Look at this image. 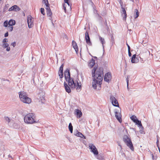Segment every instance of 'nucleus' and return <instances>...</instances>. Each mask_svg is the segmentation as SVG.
Segmentation results:
<instances>
[{
	"mask_svg": "<svg viewBox=\"0 0 160 160\" xmlns=\"http://www.w3.org/2000/svg\"><path fill=\"white\" fill-rule=\"evenodd\" d=\"M92 76L94 77L92 86L94 89H99L103 77V69L102 68H97L94 67L92 71Z\"/></svg>",
	"mask_w": 160,
	"mask_h": 160,
	"instance_id": "obj_1",
	"label": "nucleus"
},
{
	"mask_svg": "<svg viewBox=\"0 0 160 160\" xmlns=\"http://www.w3.org/2000/svg\"><path fill=\"white\" fill-rule=\"evenodd\" d=\"M64 75L66 80L68 82V84L71 88L74 89L76 88L78 92H80L81 90L82 87L81 82L77 81L76 83L70 78V72L68 69H67L65 70Z\"/></svg>",
	"mask_w": 160,
	"mask_h": 160,
	"instance_id": "obj_2",
	"label": "nucleus"
},
{
	"mask_svg": "<svg viewBox=\"0 0 160 160\" xmlns=\"http://www.w3.org/2000/svg\"><path fill=\"white\" fill-rule=\"evenodd\" d=\"M24 122L27 124H33L38 122L35 114L32 113H30L26 115L24 118Z\"/></svg>",
	"mask_w": 160,
	"mask_h": 160,
	"instance_id": "obj_3",
	"label": "nucleus"
},
{
	"mask_svg": "<svg viewBox=\"0 0 160 160\" xmlns=\"http://www.w3.org/2000/svg\"><path fill=\"white\" fill-rule=\"evenodd\" d=\"M19 93L20 100L23 102L29 104L31 102V99L28 96L26 92L21 91Z\"/></svg>",
	"mask_w": 160,
	"mask_h": 160,
	"instance_id": "obj_4",
	"label": "nucleus"
},
{
	"mask_svg": "<svg viewBox=\"0 0 160 160\" xmlns=\"http://www.w3.org/2000/svg\"><path fill=\"white\" fill-rule=\"evenodd\" d=\"M123 141L126 143L127 146L128 147L132 150L133 151L134 148L133 145L130 139L127 136L125 135L124 136Z\"/></svg>",
	"mask_w": 160,
	"mask_h": 160,
	"instance_id": "obj_5",
	"label": "nucleus"
},
{
	"mask_svg": "<svg viewBox=\"0 0 160 160\" xmlns=\"http://www.w3.org/2000/svg\"><path fill=\"white\" fill-rule=\"evenodd\" d=\"M121 110L120 108L117 109L115 110V117L117 119V120H118L120 122H122V119L121 118L122 115L121 114Z\"/></svg>",
	"mask_w": 160,
	"mask_h": 160,
	"instance_id": "obj_6",
	"label": "nucleus"
},
{
	"mask_svg": "<svg viewBox=\"0 0 160 160\" xmlns=\"http://www.w3.org/2000/svg\"><path fill=\"white\" fill-rule=\"evenodd\" d=\"M90 149L91 151L92 152L94 155H97L98 154V150L95 146L92 143H90L89 145Z\"/></svg>",
	"mask_w": 160,
	"mask_h": 160,
	"instance_id": "obj_7",
	"label": "nucleus"
},
{
	"mask_svg": "<svg viewBox=\"0 0 160 160\" xmlns=\"http://www.w3.org/2000/svg\"><path fill=\"white\" fill-rule=\"evenodd\" d=\"M27 22L29 28H32L33 26V20L32 17L29 15L27 17Z\"/></svg>",
	"mask_w": 160,
	"mask_h": 160,
	"instance_id": "obj_8",
	"label": "nucleus"
},
{
	"mask_svg": "<svg viewBox=\"0 0 160 160\" xmlns=\"http://www.w3.org/2000/svg\"><path fill=\"white\" fill-rule=\"evenodd\" d=\"M110 99L112 102V104L114 106L119 107V104L116 98L113 96H111L110 98Z\"/></svg>",
	"mask_w": 160,
	"mask_h": 160,
	"instance_id": "obj_9",
	"label": "nucleus"
},
{
	"mask_svg": "<svg viewBox=\"0 0 160 160\" xmlns=\"http://www.w3.org/2000/svg\"><path fill=\"white\" fill-rule=\"evenodd\" d=\"M122 9L121 11V15L123 18V20L126 21L127 18V13L125 8L123 7V5H120Z\"/></svg>",
	"mask_w": 160,
	"mask_h": 160,
	"instance_id": "obj_10",
	"label": "nucleus"
},
{
	"mask_svg": "<svg viewBox=\"0 0 160 160\" xmlns=\"http://www.w3.org/2000/svg\"><path fill=\"white\" fill-rule=\"evenodd\" d=\"M65 3L63 5V8L65 12H66L67 8L71 9V7L68 2V0H64Z\"/></svg>",
	"mask_w": 160,
	"mask_h": 160,
	"instance_id": "obj_11",
	"label": "nucleus"
},
{
	"mask_svg": "<svg viewBox=\"0 0 160 160\" xmlns=\"http://www.w3.org/2000/svg\"><path fill=\"white\" fill-rule=\"evenodd\" d=\"M111 74L109 72H108L105 74L104 79L105 81L109 82L111 80Z\"/></svg>",
	"mask_w": 160,
	"mask_h": 160,
	"instance_id": "obj_12",
	"label": "nucleus"
},
{
	"mask_svg": "<svg viewBox=\"0 0 160 160\" xmlns=\"http://www.w3.org/2000/svg\"><path fill=\"white\" fill-rule=\"evenodd\" d=\"M85 38L86 43L88 45H91L92 43L90 40V37L88 31H86L85 33Z\"/></svg>",
	"mask_w": 160,
	"mask_h": 160,
	"instance_id": "obj_13",
	"label": "nucleus"
},
{
	"mask_svg": "<svg viewBox=\"0 0 160 160\" xmlns=\"http://www.w3.org/2000/svg\"><path fill=\"white\" fill-rule=\"evenodd\" d=\"M139 61V60L138 57H136L135 54L133 55L132 58L131 62L132 63H137Z\"/></svg>",
	"mask_w": 160,
	"mask_h": 160,
	"instance_id": "obj_14",
	"label": "nucleus"
},
{
	"mask_svg": "<svg viewBox=\"0 0 160 160\" xmlns=\"http://www.w3.org/2000/svg\"><path fill=\"white\" fill-rule=\"evenodd\" d=\"M20 10V9L18 6L17 5H15L9 8L8 11H14L17 12L19 11Z\"/></svg>",
	"mask_w": 160,
	"mask_h": 160,
	"instance_id": "obj_15",
	"label": "nucleus"
},
{
	"mask_svg": "<svg viewBox=\"0 0 160 160\" xmlns=\"http://www.w3.org/2000/svg\"><path fill=\"white\" fill-rule=\"evenodd\" d=\"M2 47L4 48H6V50L7 52H9L10 50V48L9 47V44L8 43H3L2 45Z\"/></svg>",
	"mask_w": 160,
	"mask_h": 160,
	"instance_id": "obj_16",
	"label": "nucleus"
},
{
	"mask_svg": "<svg viewBox=\"0 0 160 160\" xmlns=\"http://www.w3.org/2000/svg\"><path fill=\"white\" fill-rule=\"evenodd\" d=\"M74 111L75 114L77 115L78 118H80L82 116V113L81 111L78 109H75Z\"/></svg>",
	"mask_w": 160,
	"mask_h": 160,
	"instance_id": "obj_17",
	"label": "nucleus"
},
{
	"mask_svg": "<svg viewBox=\"0 0 160 160\" xmlns=\"http://www.w3.org/2000/svg\"><path fill=\"white\" fill-rule=\"evenodd\" d=\"M72 45L73 48L75 50L76 53H78V48L77 43L74 40L72 41Z\"/></svg>",
	"mask_w": 160,
	"mask_h": 160,
	"instance_id": "obj_18",
	"label": "nucleus"
},
{
	"mask_svg": "<svg viewBox=\"0 0 160 160\" xmlns=\"http://www.w3.org/2000/svg\"><path fill=\"white\" fill-rule=\"evenodd\" d=\"M64 86L66 92L68 93L70 92H71V90L70 88V86H68L67 84L65 83V82L64 83Z\"/></svg>",
	"mask_w": 160,
	"mask_h": 160,
	"instance_id": "obj_19",
	"label": "nucleus"
},
{
	"mask_svg": "<svg viewBox=\"0 0 160 160\" xmlns=\"http://www.w3.org/2000/svg\"><path fill=\"white\" fill-rule=\"evenodd\" d=\"M46 9L47 10V16L50 17H51L52 15V13L50 9V7H48V8H46Z\"/></svg>",
	"mask_w": 160,
	"mask_h": 160,
	"instance_id": "obj_20",
	"label": "nucleus"
},
{
	"mask_svg": "<svg viewBox=\"0 0 160 160\" xmlns=\"http://www.w3.org/2000/svg\"><path fill=\"white\" fill-rule=\"evenodd\" d=\"M95 64V61L93 59H92L88 63V66L90 68H92Z\"/></svg>",
	"mask_w": 160,
	"mask_h": 160,
	"instance_id": "obj_21",
	"label": "nucleus"
},
{
	"mask_svg": "<svg viewBox=\"0 0 160 160\" xmlns=\"http://www.w3.org/2000/svg\"><path fill=\"white\" fill-rule=\"evenodd\" d=\"M99 39V40L101 42L102 44V46L103 48H104V44L105 43V42L104 38H102L101 36L98 35Z\"/></svg>",
	"mask_w": 160,
	"mask_h": 160,
	"instance_id": "obj_22",
	"label": "nucleus"
},
{
	"mask_svg": "<svg viewBox=\"0 0 160 160\" xmlns=\"http://www.w3.org/2000/svg\"><path fill=\"white\" fill-rule=\"evenodd\" d=\"M96 156L97 159L99 160H104V156L102 154H98Z\"/></svg>",
	"mask_w": 160,
	"mask_h": 160,
	"instance_id": "obj_23",
	"label": "nucleus"
},
{
	"mask_svg": "<svg viewBox=\"0 0 160 160\" xmlns=\"http://www.w3.org/2000/svg\"><path fill=\"white\" fill-rule=\"evenodd\" d=\"M38 96L39 97V99L41 100H42L44 98V93L42 92H41L38 94Z\"/></svg>",
	"mask_w": 160,
	"mask_h": 160,
	"instance_id": "obj_24",
	"label": "nucleus"
},
{
	"mask_svg": "<svg viewBox=\"0 0 160 160\" xmlns=\"http://www.w3.org/2000/svg\"><path fill=\"white\" fill-rule=\"evenodd\" d=\"M135 123H136V124L138 125H139V126L140 127V128L142 129L143 127L142 125L141 122L140 121L138 120V119L136 121Z\"/></svg>",
	"mask_w": 160,
	"mask_h": 160,
	"instance_id": "obj_25",
	"label": "nucleus"
},
{
	"mask_svg": "<svg viewBox=\"0 0 160 160\" xmlns=\"http://www.w3.org/2000/svg\"><path fill=\"white\" fill-rule=\"evenodd\" d=\"M42 3L45 4V6H46V8H48V7H50V5L49 4L48 1V0H42Z\"/></svg>",
	"mask_w": 160,
	"mask_h": 160,
	"instance_id": "obj_26",
	"label": "nucleus"
},
{
	"mask_svg": "<svg viewBox=\"0 0 160 160\" xmlns=\"http://www.w3.org/2000/svg\"><path fill=\"white\" fill-rule=\"evenodd\" d=\"M15 24V21L14 20H10L8 22V25L10 26H13Z\"/></svg>",
	"mask_w": 160,
	"mask_h": 160,
	"instance_id": "obj_27",
	"label": "nucleus"
},
{
	"mask_svg": "<svg viewBox=\"0 0 160 160\" xmlns=\"http://www.w3.org/2000/svg\"><path fill=\"white\" fill-rule=\"evenodd\" d=\"M76 135L78 137H80L81 138L83 137L85 139L86 137L84 136L80 132H78L76 134Z\"/></svg>",
	"mask_w": 160,
	"mask_h": 160,
	"instance_id": "obj_28",
	"label": "nucleus"
},
{
	"mask_svg": "<svg viewBox=\"0 0 160 160\" xmlns=\"http://www.w3.org/2000/svg\"><path fill=\"white\" fill-rule=\"evenodd\" d=\"M135 12V18H137L139 15V13L137 9H135L134 10Z\"/></svg>",
	"mask_w": 160,
	"mask_h": 160,
	"instance_id": "obj_29",
	"label": "nucleus"
},
{
	"mask_svg": "<svg viewBox=\"0 0 160 160\" xmlns=\"http://www.w3.org/2000/svg\"><path fill=\"white\" fill-rule=\"evenodd\" d=\"M130 118L132 120V121L134 122H136V121L137 120H138V119L137 118V117L134 115H132V116H131L130 117Z\"/></svg>",
	"mask_w": 160,
	"mask_h": 160,
	"instance_id": "obj_30",
	"label": "nucleus"
},
{
	"mask_svg": "<svg viewBox=\"0 0 160 160\" xmlns=\"http://www.w3.org/2000/svg\"><path fill=\"white\" fill-rule=\"evenodd\" d=\"M68 128L69 130L70 131L71 133H72L73 131V127L72 126V124L71 123H69L68 126Z\"/></svg>",
	"mask_w": 160,
	"mask_h": 160,
	"instance_id": "obj_31",
	"label": "nucleus"
},
{
	"mask_svg": "<svg viewBox=\"0 0 160 160\" xmlns=\"http://www.w3.org/2000/svg\"><path fill=\"white\" fill-rule=\"evenodd\" d=\"M13 127L15 129H18L20 128V125L16 123H14L13 124Z\"/></svg>",
	"mask_w": 160,
	"mask_h": 160,
	"instance_id": "obj_32",
	"label": "nucleus"
},
{
	"mask_svg": "<svg viewBox=\"0 0 160 160\" xmlns=\"http://www.w3.org/2000/svg\"><path fill=\"white\" fill-rule=\"evenodd\" d=\"M4 119L5 121L7 122L8 123H9L10 122L11 119L10 118L8 117H4Z\"/></svg>",
	"mask_w": 160,
	"mask_h": 160,
	"instance_id": "obj_33",
	"label": "nucleus"
},
{
	"mask_svg": "<svg viewBox=\"0 0 160 160\" xmlns=\"http://www.w3.org/2000/svg\"><path fill=\"white\" fill-rule=\"evenodd\" d=\"M13 27L12 26H10L9 25L8 28H7V29L10 31H12L13 30Z\"/></svg>",
	"mask_w": 160,
	"mask_h": 160,
	"instance_id": "obj_34",
	"label": "nucleus"
},
{
	"mask_svg": "<svg viewBox=\"0 0 160 160\" xmlns=\"http://www.w3.org/2000/svg\"><path fill=\"white\" fill-rule=\"evenodd\" d=\"M58 75L60 78H62L63 77V72L58 71Z\"/></svg>",
	"mask_w": 160,
	"mask_h": 160,
	"instance_id": "obj_35",
	"label": "nucleus"
},
{
	"mask_svg": "<svg viewBox=\"0 0 160 160\" xmlns=\"http://www.w3.org/2000/svg\"><path fill=\"white\" fill-rule=\"evenodd\" d=\"M4 26L5 27H7L8 24V22L7 21H5L4 22Z\"/></svg>",
	"mask_w": 160,
	"mask_h": 160,
	"instance_id": "obj_36",
	"label": "nucleus"
},
{
	"mask_svg": "<svg viewBox=\"0 0 160 160\" xmlns=\"http://www.w3.org/2000/svg\"><path fill=\"white\" fill-rule=\"evenodd\" d=\"M129 76H128L127 78H126V80H127V87L128 89H129L128 88V84H129Z\"/></svg>",
	"mask_w": 160,
	"mask_h": 160,
	"instance_id": "obj_37",
	"label": "nucleus"
},
{
	"mask_svg": "<svg viewBox=\"0 0 160 160\" xmlns=\"http://www.w3.org/2000/svg\"><path fill=\"white\" fill-rule=\"evenodd\" d=\"M63 65L62 64L60 67L59 72H63Z\"/></svg>",
	"mask_w": 160,
	"mask_h": 160,
	"instance_id": "obj_38",
	"label": "nucleus"
},
{
	"mask_svg": "<svg viewBox=\"0 0 160 160\" xmlns=\"http://www.w3.org/2000/svg\"><path fill=\"white\" fill-rule=\"evenodd\" d=\"M8 42V39L7 38H4L2 41V43H7Z\"/></svg>",
	"mask_w": 160,
	"mask_h": 160,
	"instance_id": "obj_39",
	"label": "nucleus"
},
{
	"mask_svg": "<svg viewBox=\"0 0 160 160\" xmlns=\"http://www.w3.org/2000/svg\"><path fill=\"white\" fill-rule=\"evenodd\" d=\"M41 13L43 15H44L45 14V13L44 12V9L43 8H41Z\"/></svg>",
	"mask_w": 160,
	"mask_h": 160,
	"instance_id": "obj_40",
	"label": "nucleus"
},
{
	"mask_svg": "<svg viewBox=\"0 0 160 160\" xmlns=\"http://www.w3.org/2000/svg\"><path fill=\"white\" fill-rule=\"evenodd\" d=\"M158 143H159V140H158V138L157 139V146H158V149L159 150V152H160V148H159V147L158 146Z\"/></svg>",
	"mask_w": 160,
	"mask_h": 160,
	"instance_id": "obj_41",
	"label": "nucleus"
},
{
	"mask_svg": "<svg viewBox=\"0 0 160 160\" xmlns=\"http://www.w3.org/2000/svg\"><path fill=\"white\" fill-rule=\"evenodd\" d=\"M111 41L112 43L114 42V39L113 36H112L111 37Z\"/></svg>",
	"mask_w": 160,
	"mask_h": 160,
	"instance_id": "obj_42",
	"label": "nucleus"
},
{
	"mask_svg": "<svg viewBox=\"0 0 160 160\" xmlns=\"http://www.w3.org/2000/svg\"><path fill=\"white\" fill-rule=\"evenodd\" d=\"M118 1L119 2L120 5H123V3L121 0H118Z\"/></svg>",
	"mask_w": 160,
	"mask_h": 160,
	"instance_id": "obj_43",
	"label": "nucleus"
},
{
	"mask_svg": "<svg viewBox=\"0 0 160 160\" xmlns=\"http://www.w3.org/2000/svg\"><path fill=\"white\" fill-rule=\"evenodd\" d=\"M11 45H12L13 47H15L16 46V42H14L11 43Z\"/></svg>",
	"mask_w": 160,
	"mask_h": 160,
	"instance_id": "obj_44",
	"label": "nucleus"
},
{
	"mask_svg": "<svg viewBox=\"0 0 160 160\" xmlns=\"http://www.w3.org/2000/svg\"><path fill=\"white\" fill-rule=\"evenodd\" d=\"M128 55L129 57H131L132 55V54L130 52V50H128Z\"/></svg>",
	"mask_w": 160,
	"mask_h": 160,
	"instance_id": "obj_45",
	"label": "nucleus"
},
{
	"mask_svg": "<svg viewBox=\"0 0 160 160\" xmlns=\"http://www.w3.org/2000/svg\"><path fill=\"white\" fill-rule=\"evenodd\" d=\"M8 32H7L5 34V35H4V36L5 37H7L8 36Z\"/></svg>",
	"mask_w": 160,
	"mask_h": 160,
	"instance_id": "obj_46",
	"label": "nucleus"
},
{
	"mask_svg": "<svg viewBox=\"0 0 160 160\" xmlns=\"http://www.w3.org/2000/svg\"><path fill=\"white\" fill-rule=\"evenodd\" d=\"M127 45L128 47V50H130V48L128 44V43H127Z\"/></svg>",
	"mask_w": 160,
	"mask_h": 160,
	"instance_id": "obj_47",
	"label": "nucleus"
},
{
	"mask_svg": "<svg viewBox=\"0 0 160 160\" xmlns=\"http://www.w3.org/2000/svg\"><path fill=\"white\" fill-rule=\"evenodd\" d=\"M140 133H143V128H142V129H141V128H140Z\"/></svg>",
	"mask_w": 160,
	"mask_h": 160,
	"instance_id": "obj_48",
	"label": "nucleus"
},
{
	"mask_svg": "<svg viewBox=\"0 0 160 160\" xmlns=\"http://www.w3.org/2000/svg\"><path fill=\"white\" fill-rule=\"evenodd\" d=\"M9 7V4H6L5 5V9H7L8 8V7Z\"/></svg>",
	"mask_w": 160,
	"mask_h": 160,
	"instance_id": "obj_49",
	"label": "nucleus"
},
{
	"mask_svg": "<svg viewBox=\"0 0 160 160\" xmlns=\"http://www.w3.org/2000/svg\"><path fill=\"white\" fill-rule=\"evenodd\" d=\"M152 159L153 160H155V158H154V157L153 154H152Z\"/></svg>",
	"mask_w": 160,
	"mask_h": 160,
	"instance_id": "obj_50",
	"label": "nucleus"
},
{
	"mask_svg": "<svg viewBox=\"0 0 160 160\" xmlns=\"http://www.w3.org/2000/svg\"><path fill=\"white\" fill-rule=\"evenodd\" d=\"M118 146H119L121 148V149H122V146H121L120 145V143H119V142H118Z\"/></svg>",
	"mask_w": 160,
	"mask_h": 160,
	"instance_id": "obj_51",
	"label": "nucleus"
},
{
	"mask_svg": "<svg viewBox=\"0 0 160 160\" xmlns=\"http://www.w3.org/2000/svg\"><path fill=\"white\" fill-rule=\"evenodd\" d=\"M9 158H12V157L11 156H10V155H8V156Z\"/></svg>",
	"mask_w": 160,
	"mask_h": 160,
	"instance_id": "obj_52",
	"label": "nucleus"
},
{
	"mask_svg": "<svg viewBox=\"0 0 160 160\" xmlns=\"http://www.w3.org/2000/svg\"><path fill=\"white\" fill-rule=\"evenodd\" d=\"M107 31H108L109 30V28L108 27H107Z\"/></svg>",
	"mask_w": 160,
	"mask_h": 160,
	"instance_id": "obj_53",
	"label": "nucleus"
},
{
	"mask_svg": "<svg viewBox=\"0 0 160 160\" xmlns=\"http://www.w3.org/2000/svg\"><path fill=\"white\" fill-rule=\"evenodd\" d=\"M130 1H132V2H134V0H129Z\"/></svg>",
	"mask_w": 160,
	"mask_h": 160,
	"instance_id": "obj_54",
	"label": "nucleus"
},
{
	"mask_svg": "<svg viewBox=\"0 0 160 160\" xmlns=\"http://www.w3.org/2000/svg\"><path fill=\"white\" fill-rule=\"evenodd\" d=\"M86 29V27H85V28H84V29Z\"/></svg>",
	"mask_w": 160,
	"mask_h": 160,
	"instance_id": "obj_55",
	"label": "nucleus"
},
{
	"mask_svg": "<svg viewBox=\"0 0 160 160\" xmlns=\"http://www.w3.org/2000/svg\"><path fill=\"white\" fill-rule=\"evenodd\" d=\"M158 135L157 136V137L158 138Z\"/></svg>",
	"mask_w": 160,
	"mask_h": 160,
	"instance_id": "obj_56",
	"label": "nucleus"
},
{
	"mask_svg": "<svg viewBox=\"0 0 160 160\" xmlns=\"http://www.w3.org/2000/svg\"><path fill=\"white\" fill-rule=\"evenodd\" d=\"M2 0H0V1H1Z\"/></svg>",
	"mask_w": 160,
	"mask_h": 160,
	"instance_id": "obj_57",
	"label": "nucleus"
}]
</instances>
